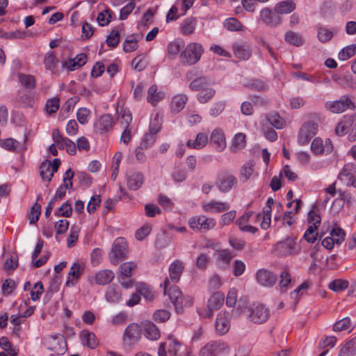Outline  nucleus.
Segmentation results:
<instances>
[{"instance_id": "1", "label": "nucleus", "mask_w": 356, "mask_h": 356, "mask_svg": "<svg viewBox=\"0 0 356 356\" xmlns=\"http://www.w3.org/2000/svg\"><path fill=\"white\" fill-rule=\"evenodd\" d=\"M204 53L202 45L198 42H191L187 44L185 49L181 53L179 59L184 65L196 64Z\"/></svg>"}, {"instance_id": "2", "label": "nucleus", "mask_w": 356, "mask_h": 356, "mask_svg": "<svg viewBox=\"0 0 356 356\" xmlns=\"http://www.w3.org/2000/svg\"><path fill=\"white\" fill-rule=\"evenodd\" d=\"M324 106L327 111L332 113H341L348 109H354L356 107L347 95H342L338 100L327 101Z\"/></svg>"}, {"instance_id": "3", "label": "nucleus", "mask_w": 356, "mask_h": 356, "mask_svg": "<svg viewBox=\"0 0 356 356\" xmlns=\"http://www.w3.org/2000/svg\"><path fill=\"white\" fill-rule=\"evenodd\" d=\"M230 350L229 345L222 341H211L204 346L200 352V356H217L227 354Z\"/></svg>"}, {"instance_id": "4", "label": "nucleus", "mask_w": 356, "mask_h": 356, "mask_svg": "<svg viewBox=\"0 0 356 356\" xmlns=\"http://www.w3.org/2000/svg\"><path fill=\"white\" fill-rule=\"evenodd\" d=\"M216 220L206 216H196L188 220L190 227L194 231H207L216 226Z\"/></svg>"}, {"instance_id": "5", "label": "nucleus", "mask_w": 356, "mask_h": 356, "mask_svg": "<svg viewBox=\"0 0 356 356\" xmlns=\"http://www.w3.org/2000/svg\"><path fill=\"white\" fill-rule=\"evenodd\" d=\"M127 253V243L125 238H118L113 243L110 260L111 263L116 264L119 260L126 258Z\"/></svg>"}, {"instance_id": "6", "label": "nucleus", "mask_w": 356, "mask_h": 356, "mask_svg": "<svg viewBox=\"0 0 356 356\" xmlns=\"http://www.w3.org/2000/svg\"><path fill=\"white\" fill-rule=\"evenodd\" d=\"M169 280L166 278L163 282L164 293L168 294V296L171 302L174 304L177 311L179 312L182 309L183 305V297L181 291L177 287V286H172L168 289L169 286Z\"/></svg>"}, {"instance_id": "7", "label": "nucleus", "mask_w": 356, "mask_h": 356, "mask_svg": "<svg viewBox=\"0 0 356 356\" xmlns=\"http://www.w3.org/2000/svg\"><path fill=\"white\" fill-rule=\"evenodd\" d=\"M318 130V124L314 122L308 121L301 127L298 134V143L300 145L307 144L316 135Z\"/></svg>"}, {"instance_id": "8", "label": "nucleus", "mask_w": 356, "mask_h": 356, "mask_svg": "<svg viewBox=\"0 0 356 356\" xmlns=\"http://www.w3.org/2000/svg\"><path fill=\"white\" fill-rule=\"evenodd\" d=\"M276 250L282 255H289L298 253L300 248L296 242L295 238H287L276 244Z\"/></svg>"}, {"instance_id": "9", "label": "nucleus", "mask_w": 356, "mask_h": 356, "mask_svg": "<svg viewBox=\"0 0 356 356\" xmlns=\"http://www.w3.org/2000/svg\"><path fill=\"white\" fill-rule=\"evenodd\" d=\"M47 348L57 355H63L67 350L65 341L56 335H51L46 339Z\"/></svg>"}, {"instance_id": "10", "label": "nucleus", "mask_w": 356, "mask_h": 356, "mask_svg": "<svg viewBox=\"0 0 356 356\" xmlns=\"http://www.w3.org/2000/svg\"><path fill=\"white\" fill-rule=\"evenodd\" d=\"M338 177L347 186L356 188V165L354 163L346 164Z\"/></svg>"}, {"instance_id": "11", "label": "nucleus", "mask_w": 356, "mask_h": 356, "mask_svg": "<svg viewBox=\"0 0 356 356\" xmlns=\"http://www.w3.org/2000/svg\"><path fill=\"white\" fill-rule=\"evenodd\" d=\"M270 312L262 304L254 305L248 316L249 319L254 323H262L269 317Z\"/></svg>"}, {"instance_id": "12", "label": "nucleus", "mask_w": 356, "mask_h": 356, "mask_svg": "<svg viewBox=\"0 0 356 356\" xmlns=\"http://www.w3.org/2000/svg\"><path fill=\"white\" fill-rule=\"evenodd\" d=\"M256 280L263 286L272 287L275 284L277 277L274 273L267 269L261 268L257 271Z\"/></svg>"}, {"instance_id": "13", "label": "nucleus", "mask_w": 356, "mask_h": 356, "mask_svg": "<svg viewBox=\"0 0 356 356\" xmlns=\"http://www.w3.org/2000/svg\"><path fill=\"white\" fill-rule=\"evenodd\" d=\"M260 18L266 26L270 27L277 26L282 22V17L280 14L267 8L261 10Z\"/></svg>"}, {"instance_id": "14", "label": "nucleus", "mask_w": 356, "mask_h": 356, "mask_svg": "<svg viewBox=\"0 0 356 356\" xmlns=\"http://www.w3.org/2000/svg\"><path fill=\"white\" fill-rule=\"evenodd\" d=\"M225 300L223 293L220 292L214 293L209 299L208 301V310L206 314L203 315L205 318H210L213 316V312L218 309L222 305Z\"/></svg>"}, {"instance_id": "15", "label": "nucleus", "mask_w": 356, "mask_h": 356, "mask_svg": "<svg viewBox=\"0 0 356 356\" xmlns=\"http://www.w3.org/2000/svg\"><path fill=\"white\" fill-rule=\"evenodd\" d=\"M144 181V175L139 171H132L127 175V185L128 188L131 191H137L140 188Z\"/></svg>"}, {"instance_id": "16", "label": "nucleus", "mask_w": 356, "mask_h": 356, "mask_svg": "<svg viewBox=\"0 0 356 356\" xmlns=\"http://www.w3.org/2000/svg\"><path fill=\"white\" fill-rule=\"evenodd\" d=\"M332 142L330 139H326L323 143V140L320 138H316L312 143L311 149L316 154H329L332 150Z\"/></svg>"}, {"instance_id": "17", "label": "nucleus", "mask_w": 356, "mask_h": 356, "mask_svg": "<svg viewBox=\"0 0 356 356\" xmlns=\"http://www.w3.org/2000/svg\"><path fill=\"white\" fill-rule=\"evenodd\" d=\"M210 142L213 144L215 149L219 152H222L227 146L225 134L220 129H216L212 131Z\"/></svg>"}, {"instance_id": "18", "label": "nucleus", "mask_w": 356, "mask_h": 356, "mask_svg": "<svg viewBox=\"0 0 356 356\" xmlns=\"http://www.w3.org/2000/svg\"><path fill=\"white\" fill-rule=\"evenodd\" d=\"M230 206L228 203L225 202H220L215 200L210 201L209 202L205 203L202 205V209L205 212L213 213H221L229 210Z\"/></svg>"}, {"instance_id": "19", "label": "nucleus", "mask_w": 356, "mask_h": 356, "mask_svg": "<svg viewBox=\"0 0 356 356\" xmlns=\"http://www.w3.org/2000/svg\"><path fill=\"white\" fill-rule=\"evenodd\" d=\"M184 269V264L180 260H175L169 266L170 279L172 282L177 283L179 281L181 275Z\"/></svg>"}, {"instance_id": "20", "label": "nucleus", "mask_w": 356, "mask_h": 356, "mask_svg": "<svg viewBox=\"0 0 356 356\" xmlns=\"http://www.w3.org/2000/svg\"><path fill=\"white\" fill-rule=\"evenodd\" d=\"M233 51L234 56L241 60H248L252 54L250 47L246 42H236L233 45Z\"/></svg>"}, {"instance_id": "21", "label": "nucleus", "mask_w": 356, "mask_h": 356, "mask_svg": "<svg viewBox=\"0 0 356 356\" xmlns=\"http://www.w3.org/2000/svg\"><path fill=\"white\" fill-rule=\"evenodd\" d=\"M230 328L228 314L220 313L216 320V330L221 335L226 334Z\"/></svg>"}, {"instance_id": "22", "label": "nucleus", "mask_w": 356, "mask_h": 356, "mask_svg": "<svg viewBox=\"0 0 356 356\" xmlns=\"http://www.w3.org/2000/svg\"><path fill=\"white\" fill-rule=\"evenodd\" d=\"M355 118L353 115L344 116L341 120L338 122L335 128L336 134L339 136H343L347 134L350 130H351Z\"/></svg>"}, {"instance_id": "23", "label": "nucleus", "mask_w": 356, "mask_h": 356, "mask_svg": "<svg viewBox=\"0 0 356 356\" xmlns=\"http://www.w3.org/2000/svg\"><path fill=\"white\" fill-rule=\"evenodd\" d=\"M83 272V266L79 262L74 263L70 268L66 285L73 286Z\"/></svg>"}, {"instance_id": "24", "label": "nucleus", "mask_w": 356, "mask_h": 356, "mask_svg": "<svg viewBox=\"0 0 356 356\" xmlns=\"http://www.w3.org/2000/svg\"><path fill=\"white\" fill-rule=\"evenodd\" d=\"M188 101V96L179 94L172 97L170 102V111L173 113H179L185 106Z\"/></svg>"}, {"instance_id": "25", "label": "nucleus", "mask_w": 356, "mask_h": 356, "mask_svg": "<svg viewBox=\"0 0 356 356\" xmlns=\"http://www.w3.org/2000/svg\"><path fill=\"white\" fill-rule=\"evenodd\" d=\"M237 183L236 178L232 175H228L216 182L218 188L221 192H227Z\"/></svg>"}, {"instance_id": "26", "label": "nucleus", "mask_w": 356, "mask_h": 356, "mask_svg": "<svg viewBox=\"0 0 356 356\" xmlns=\"http://www.w3.org/2000/svg\"><path fill=\"white\" fill-rule=\"evenodd\" d=\"M144 335L149 339L156 340L160 337V332L157 327L150 321L142 323Z\"/></svg>"}, {"instance_id": "27", "label": "nucleus", "mask_w": 356, "mask_h": 356, "mask_svg": "<svg viewBox=\"0 0 356 356\" xmlns=\"http://www.w3.org/2000/svg\"><path fill=\"white\" fill-rule=\"evenodd\" d=\"M140 337V329L138 324L131 323L127 326L124 333V339L131 342L136 341Z\"/></svg>"}, {"instance_id": "28", "label": "nucleus", "mask_w": 356, "mask_h": 356, "mask_svg": "<svg viewBox=\"0 0 356 356\" xmlns=\"http://www.w3.org/2000/svg\"><path fill=\"white\" fill-rule=\"evenodd\" d=\"M165 97V93L162 91H158L157 86L152 85L147 92V102L152 105L155 106L159 101Z\"/></svg>"}, {"instance_id": "29", "label": "nucleus", "mask_w": 356, "mask_h": 356, "mask_svg": "<svg viewBox=\"0 0 356 356\" xmlns=\"http://www.w3.org/2000/svg\"><path fill=\"white\" fill-rule=\"evenodd\" d=\"M208 142V136L204 133L197 134L195 140H188L186 145L190 148L193 149H202L203 148Z\"/></svg>"}, {"instance_id": "30", "label": "nucleus", "mask_w": 356, "mask_h": 356, "mask_svg": "<svg viewBox=\"0 0 356 356\" xmlns=\"http://www.w3.org/2000/svg\"><path fill=\"white\" fill-rule=\"evenodd\" d=\"M356 355V337L348 341L340 349L338 356H354Z\"/></svg>"}, {"instance_id": "31", "label": "nucleus", "mask_w": 356, "mask_h": 356, "mask_svg": "<svg viewBox=\"0 0 356 356\" xmlns=\"http://www.w3.org/2000/svg\"><path fill=\"white\" fill-rule=\"evenodd\" d=\"M266 119L271 126L277 129H283L286 125L285 120L277 112L268 113L266 116Z\"/></svg>"}, {"instance_id": "32", "label": "nucleus", "mask_w": 356, "mask_h": 356, "mask_svg": "<svg viewBox=\"0 0 356 356\" xmlns=\"http://www.w3.org/2000/svg\"><path fill=\"white\" fill-rule=\"evenodd\" d=\"M197 21L195 18L190 17L185 19L181 25V32L184 35H189L195 32Z\"/></svg>"}, {"instance_id": "33", "label": "nucleus", "mask_w": 356, "mask_h": 356, "mask_svg": "<svg viewBox=\"0 0 356 356\" xmlns=\"http://www.w3.org/2000/svg\"><path fill=\"white\" fill-rule=\"evenodd\" d=\"M114 273L111 270L99 271L95 276L96 283L100 285H105L110 283L114 278Z\"/></svg>"}, {"instance_id": "34", "label": "nucleus", "mask_w": 356, "mask_h": 356, "mask_svg": "<svg viewBox=\"0 0 356 356\" xmlns=\"http://www.w3.org/2000/svg\"><path fill=\"white\" fill-rule=\"evenodd\" d=\"M296 8V4L291 1H284L277 3L275 8L274 11L277 13L288 14L293 11Z\"/></svg>"}, {"instance_id": "35", "label": "nucleus", "mask_w": 356, "mask_h": 356, "mask_svg": "<svg viewBox=\"0 0 356 356\" xmlns=\"http://www.w3.org/2000/svg\"><path fill=\"white\" fill-rule=\"evenodd\" d=\"M245 134L243 133H238L235 135L230 146V150L232 152H236L245 147Z\"/></svg>"}, {"instance_id": "36", "label": "nucleus", "mask_w": 356, "mask_h": 356, "mask_svg": "<svg viewBox=\"0 0 356 356\" xmlns=\"http://www.w3.org/2000/svg\"><path fill=\"white\" fill-rule=\"evenodd\" d=\"M58 59L56 57L53 51L47 52L44 58V64L46 70H50L54 73L57 68Z\"/></svg>"}, {"instance_id": "37", "label": "nucleus", "mask_w": 356, "mask_h": 356, "mask_svg": "<svg viewBox=\"0 0 356 356\" xmlns=\"http://www.w3.org/2000/svg\"><path fill=\"white\" fill-rule=\"evenodd\" d=\"M54 173L51 169V163L49 161L47 160L41 163L40 166V174L43 180L51 181Z\"/></svg>"}, {"instance_id": "38", "label": "nucleus", "mask_w": 356, "mask_h": 356, "mask_svg": "<svg viewBox=\"0 0 356 356\" xmlns=\"http://www.w3.org/2000/svg\"><path fill=\"white\" fill-rule=\"evenodd\" d=\"M113 124L114 122L112 115L106 114L100 118L97 124V128L101 131H106L112 128Z\"/></svg>"}, {"instance_id": "39", "label": "nucleus", "mask_w": 356, "mask_h": 356, "mask_svg": "<svg viewBox=\"0 0 356 356\" xmlns=\"http://www.w3.org/2000/svg\"><path fill=\"white\" fill-rule=\"evenodd\" d=\"M138 38L136 35H131L127 38L123 43V51L125 53H130L138 48Z\"/></svg>"}, {"instance_id": "40", "label": "nucleus", "mask_w": 356, "mask_h": 356, "mask_svg": "<svg viewBox=\"0 0 356 356\" xmlns=\"http://www.w3.org/2000/svg\"><path fill=\"white\" fill-rule=\"evenodd\" d=\"M106 300L111 303H116L121 299V293L116 286H110L105 294Z\"/></svg>"}, {"instance_id": "41", "label": "nucleus", "mask_w": 356, "mask_h": 356, "mask_svg": "<svg viewBox=\"0 0 356 356\" xmlns=\"http://www.w3.org/2000/svg\"><path fill=\"white\" fill-rule=\"evenodd\" d=\"M254 163L252 161L245 163L241 169L239 179L242 182H246L254 172Z\"/></svg>"}, {"instance_id": "42", "label": "nucleus", "mask_w": 356, "mask_h": 356, "mask_svg": "<svg viewBox=\"0 0 356 356\" xmlns=\"http://www.w3.org/2000/svg\"><path fill=\"white\" fill-rule=\"evenodd\" d=\"M82 343L93 349L97 346V341L94 333L84 330L81 332Z\"/></svg>"}, {"instance_id": "43", "label": "nucleus", "mask_w": 356, "mask_h": 356, "mask_svg": "<svg viewBox=\"0 0 356 356\" xmlns=\"http://www.w3.org/2000/svg\"><path fill=\"white\" fill-rule=\"evenodd\" d=\"M137 293L143 296L147 300H152L154 298V293L149 286L145 283H139L136 286Z\"/></svg>"}, {"instance_id": "44", "label": "nucleus", "mask_w": 356, "mask_h": 356, "mask_svg": "<svg viewBox=\"0 0 356 356\" xmlns=\"http://www.w3.org/2000/svg\"><path fill=\"white\" fill-rule=\"evenodd\" d=\"M285 40L290 44L299 47L303 44V39L300 35L293 31H289L285 35Z\"/></svg>"}, {"instance_id": "45", "label": "nucleus", "mask_w": 356, "mask_h": 356, "mask_svg": "<svg viewBox=\"0 0 356 356\" xmlns=\"http://www.w3.org/2000/svg\"><path fill=\"white\" fill-rule=\"evenodd\" d=\"M224 26L230 31H240L243 29L242 24L234 17L227 19L224 22Z\"/></svg>"}, {"instance_id": "46", "label": "nucleus", "mask_w": 356, "mask_h": 356, "mask_svg": "<svg viewBox=\"0 0 356 356\" xmlns=\"http://www.w3.org/2000/svg\"><path fill=\"white\" fill-rule=\"evenodd\" d=\"M208 85L207 79L204 76H200L193 80L189 85V88L192 90L197 91L203 90Z\"/></svg>"}, {"instance_id": "47", "label": "nucleus", "mask_w": 356, "mask_h": 356, "mask_svg": "<svg viewBox=\"0 0 356 356\" xmlns=\"http://www.w3.org/2000/svg\"><path fill=\"white\" fill-rule=\"evenodd\" d=\"M279 287L282 292H284L288 289L291 282V275L287 270H284L280 275Z\"/></svg>"}, {"instance_id": "48", "label": "nucleus", "mask_w": 356, "mask_h": 356, "mask_svg": "<svg viewBox=\"0 0 356 356\" xmlns=\"http://www.w3.org/2000/svg\"><path fill=\"white\" fill-rule=\"evenodd\" d=\"M216 91L211 88H206L200 90L197 95V99L201 104H205L215 95Z\"/></svg>"}, {"instance_id": "49", "label": "nucleus", "mask_w": 356, "mask_h": 356, "mask_svg": "<svg viewBox=\"0 0 356 356\" xmlns=\"http://www.w3.org/2000/svg\"><path fill=\"white\" fill-rule=\"evenodd\" d=\"M0 346L10 356H16L18 353V350L13 347L11 342L6 337L0 338Z\"/></svg>"}, {"instance_id": "50", "label": "nucleus", "mask_w": 356, "mask_h": 356, "mask_svg": "<svg viewBox=\"0 0 356 356\" xmlns=\"http://www.w3.org/2000/svg\"><path fill=\"white\" fill-rule=\"evenodd\" d=\"M356 54V44L347 46L339 53L338 57L341 60H346Z\"/></svg>"}, {"instance_id": "51", "label": "nucleus", "mask_w": 356, "mask_h": 356, "mask_svg": "<svg viewBox=\"0 0 356 356\" xmlns=\"http://www.w3.org/2000/svg\"><path fill=\"white\" fill-rule=\"evenodd\" d=\"M136 268V264L132 261L124 262L120 267L121 275L130 277L132 275V270Z\"/></svg>"}, {"instance_id": "52", "label": "nucleus", "mask_w": 356, "mask_h": 356, "mask_svg": "<svg viewBox=\"0 0 356 356\" xmlns=\"http://www.w3.org/2000/svg\"><path fill=\"white\" fill-rule=\"evenodd\" d=\"M348 286V282L346 280L337 279L329 284V289L335 292L345 290Z\"/></svg>"}, {"instance_id": "53", "label": "nucleus", "mask_w": 356, "mask_h": 356, "mask_svg": "<svg viewBox=\"0 0 356 356\" xmlns=\"http://www.w3.org/2000/svg\"><path fill=\"white\" fill-rule=\"evenodd\" d=\"M111 19H112V12L108 8L104 10L103 12L99 13L97 17L98 24L101 26H104L108 24V23L111 21Z\"/></svg>"}, {"instance_id": "54", "label": "nucleus", "mask_w": 356, "mask_h": 356, "mask_svg": "<svg viewBox=\"0 0 356 356\" xmlns=\"http://www.w3.org/2000/svg\"><path fill=\"white\" fill-rule=\"evenodd\" d=\"M41 213V206L35 203L28 213V218L30 224L36 223Z\"/></svg>"}, {"instance_id": "55", "label": "nucleus", "mask_w": 356, "mask_h": 356, "mask_svg": "<svg viewBox=\"0 0 356 356\" xmlns=\"http://www.w3.org/2000/svg\"><path fill=\"white\" fill-rule=\"evenodd\" d=\"M225 108V101H218L213 104L209 109V114L212 117H217L220 115Z\"/></svg>"}, {"instance_id": "56", "label": "nucleus", "mask_w": 356, "mask_h": 356, "mask_svg": "<svg viewBox=\"0 0 356 356\" xmlns=\"http://www.w3.org/2000/svg\"><path fill=\"white\" fill-rule=\"evenodd\" d=\"M19 80L21 84L26 88L33 89L35 86V79L32 75L19 74Z\"/></svg>"}, {"instance_id": "57", "label": "nucleus", "mask_w": 356, "mask_h": 356, "mask_svg": "<svg viewBox=\"0 0 356 356\" xmlns=\"http://www.w3.org/2000/svg\"><path fill=\"white\" fill-rule=\"evenodd\" d=\"M333 36L332 32L325 27L321 26L318 29V38L321 42L330 41Z\"/></svg>"}, {"instance_id": "58", "label": "nucleus", "mask_w": 356, "mask_h": 356, "mask_svg": "<svg viewBox=\"0 0 356 356\" xmlns=\"http://www.w3.org/2000/svg\"><path fill=\"white\" fill-rule=\"evenodd\" d=\"M106 44L111 47H115L120 42V32L118 30H112L106 38Z\"/></svg>"}, {"instance_id": "59", "label": "nucleus", "mask_w": 356, "mask_h": 356, "mask_svg": "<svg viewBox=\"0 0 356 356\" xmlns=\"http://www.w3.org/2000/svg\"><path fill=\"white\" fill-rule=\"evenodd\" d=\"M216 254L218 261L224 265H227L232 258V255L228 250H217Z\"/></svg>"}, {"instance_id": "60", "label": "nucleus", "mask_w": 356, "mask_h": 356, "mask_svg": "<svg viewBox=\"0 0 356 356\" xmlns=\"http://www.w3.org/2000/svg\"><path fill=\"white\" fill-rule=\"evenodd\" d=\"M351 325L350 319L348 317L343 318L335 323L333 326V330L335 332H341L348 330Z\"/></svg>"}, {"instance_id": "61", "label": "nucleus", "mask_w": 356, "mask_h": 356, "mask_svg": "<svg viewBox=\"0 0 356 356\" xmlns=\"http://www.w3.org/2000/svg\"><path fill=\"white\" fill-rule=\"evenodd\" d=\"M186 172L184 168L177 166L172 172V177L176 182H182L186 179Z\"/></svg>"}, {"instance_id": "62", "label": "nucleus", "mask_w": 356, "mask_h": 356, "mask_svg": "<svg viewBox=\"0 0 356 356\" xmlns=\"http://www.w3.org/2000/svg\"><path fill=\"white\" fill-rule=\"evenodd\" d=\"M316 226L309 225L304 234V238L309 243H314L317 239Z\"/></svg>"}, {"instance_id": "63", "label": "nucleus", "mask_w": 356, "mask_h": 356, "mask_svg": "<svg viewBox=\"0 0 356 356\" xmlns=\"http://www.w3.org/2000/svg\"><path fill=\"white\" fill-rule=\"evenodd\" d=\"M181 343L176 339L169 337L167 342L168 352L169 354L176 355L178 353Z\"/></svg>"}, {"instance_id": "64", "label": "nucleus", "mask_w": 356, "mask_h": 356, "mask_svg": "<svg viewBox=\"0 0 356 356\" xmlns=\"http://www.w3.org/2000/svg\"><path fill=\"white\" fill-rule=\"evenodd\" d=\"M156 134L151 132L146 133L141 140L140 145L145 148H149L156 141Z\"/></svg>"}]
</instances>
